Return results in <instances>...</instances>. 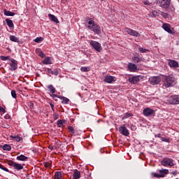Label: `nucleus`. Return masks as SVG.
Instances as JSON below:
<instances>
[{
    "label": "nucleus",
    "mask_w": 179,
    "mask_h": 179,
    "mask_svg": "<svg viewBox=\"0 0 179 179\" xmlns=\"http://www.w3.org/2000/svg\"><path fill=\"white\" fill-rule=\"evenodd\" d=\"M28 157L24 156V155H20L17 157L16 159L19 162H26L27 160Z\"/></svg>",
    "instance_id": "obj_22"
},
{
    "label": "nucleus",
    "mask_w": 179,
    "mask_h": 179,
    "mask_svg": "<svg viewBox=\"0 0 179 179\" xmlns=\"http://www.w3.org/2000/svg\"><path fill=\"white\" fill-rule=\"evenodd\" d=\"M80 178V171L78 169H75L73 173V179H79Z\"/></svg>",
    "instance_id": "obj_20"
},
{
    "label": "nucleus",
    "mask_w": 179,
    "mask_h": 179,
    "mask_svg": "<svg viewBox=\"0 0 179 179\" xmlns=\"http://www.w3.org/2000/svg\"><path fill=\"white\" fill-rule=\"evenodd\" d=\"M101 1H104V0H101Z\"/></svg>",
    "instance_id": "obj_61"
},
{
    "label": "nucleus",
    "mask_w": 179,
    "mask_h": 179,
    "mask_svg": "<svg viewBox=\"0 0 179 179\" xmlns=\"http://www.w3.org/2000/svg\"><path fill=\"white\" fill-rule=\"evenodd\" d=\"M168 65L170 68H178V62L176 60L169 59L168 60Z\"/></svg>",
    "instance_id": "obj_16"
},
{
    "label": "nucleus",
    "mask_w": 179,
    "mask_h": 179,
    "mask_svg": "<svg viewBox=\"0 0 179 179\" xmlns=\"http://www.w3.org/2000/svg\"><path fill=\"white\" fill-rule=\"evenodd\" d=\"M11 96H12L13 99H16V97H17L15 90H11Z\"/></svg>",
    "instance_id": "obj_39"
},
{
    "label": "nucleus",
    "mask_w": 179,
    "mask_h": 179,
    "mask_svg": "<svg viewBox=\"0 0 179 179\" xmlns=\"http://www.w3.org/2000/svg\"><path fill=\"white\" fill-rule=\"evenodd\" d=\"M44 166L45 169H50L51 168V162H44Z\"/></svg>",
    "instance_id": "obj_40"
},
{
    "label": "nucleus",
    "mask_w": 179,
    "mask_h": 179,
    "mask_svg": "<svg viewBox=\"0 0 179 179\" xmlns=\"http://www.w3.org/2000/svg\"><path fill=\"white\" fill-rule=\"evenodd\" d=\"M29 108H31V110H33V108H34V103L32 101L29 102Z\"/></svg>",
    "instance_id": "obj_50"
},
{
    "label": "nucleus",
    "mask_w": 179,
    "mask_h": 179,
    "mask_svg": "<svg viewBox=\"0 0 179 179\" xmlns=\"http://www.w3.org/2000/svg\"><path fill=\"white\" fill-rule=\"evenodd\" d=\"M158 171L159 173L152 172V176L156 178H164L169 174V169H159Z\"/></svg>",
    "instance_id": "obj_3"
},
{
    "label": "nucleus",
    "mask_w": 179,
    "mask_h": 179,
    "mask_svg": "<svg viewBox=\"0 0 179 179\" xmlns=\"http://www.w3.org/2000/svg\"><path fill=\"white\" fill-rule=\"evenodd\" d=\"M86 22H87L89 24L87 26V29L91 30V31H94L96 34H100L101 33V28L100 27V25L96 24L92 18H87Z\"/></svg>",
    "instance_id": "obj_2"
},
{
    "label": "nucleus",
    "mask_w": 179,
    "mask_h": 179,
    "mask_svg": "<svg viewBox=\"0 0 179 179\" xmlns=\"http://www.w3.org/2000/svg\"><path fill=\"white\" fill-rule=\"evenodd\" d=\"M42 63L44 65H51V64H52V62L51 61V57H45V59L42 61Z\"/></svg>",
    "instance_id": "obj_19"
},
{
    "label": "nucleus",
    "mask_w": 179,
    "mask_h": 179,
    "mask_svg": "<svg viewBox=\"0 0 179 179\" xmlns=\"http://www.w3.org/2000/svg\"><path fill=\"white\" fill-rule=\"evenodd\" d=\"M48 89L49 92H50L52 94H54L56 92L55 87H54V85H48Z\"/></svg>",
    "instance_id": "obj_30"
},
{
    "label": "nucleus",
    "mask_w": 179,
    "mask_h": 179,
    "mask_svg": "<svg viewBox=\"0 0 179 179\" xmlns=\"http://www.w3.org/2000/svg\"><path fill=\"white\" fill-rule=\"evenodd\" d=\"M162 29L165 30V31H167L169 34H175L176 31H174V29L171 28V26L169 24H162Z\"/></svg>",
    "instance_id": "obj_8"
},
{
    "label": "nucleus",
    "mask_w": 179,
    "mask_h": 179,
    "mask_svg": "<svg viewBox=\"0 0 179 179\" xmlns=\"http://www.w3.org/2000/svg\"><path fill=\"white\" fill-rule=\"evenodd\" d=\"M144 60L143 57H141L138 53H135V56L132 57L133 62H136V64H139V62H142Z\"/></svg>",
    "instance_id": "obj_13"
},
{
    "label": "nucleus",
    "mask_w": 179,
    "mask_h": 179,
    "mask_svg": "<svg viewBox=\"0 0 179 179\" xmlns=\"http://www.w3.org/2000/svg\"><path fill=\"white\" fill-rule=\"evenodd\" d=\"M161 164L162 166H164L165 167H167L168 166H174V160L171 158H164Z\"/></svg>",
    "instance_id": "obj_7"
},
{
    "label": "nucleus",
    "mask_w": 179,
    "mask_h": 179,
    "mask_svg": "<svg viewBox=\"0 0 179 179\" xmlns=\"http://www.w3.org/2000/svg\"><path fill=\"white\" fill-rule=\"evenodd\" d=\"M48 17L52 20V22H55V23H59V20H58V18L55 15L48 14Z\"/></svg>",
    "instance_id": "obj_21"
},
{
    "label": "nucleus",
    "mask_w": 179,
    "mask_h": 179,
    "mask_svg": "<svg viewBox=\"0 0 179 179\" xmlns=\"http://www.w3.org/2000/svg\"><path fill=\"white\" fill-rule=\"evenodd\" d=\"M3 150H7L8 152H10L12 150V147L9 144H5L1 146Z\"/></svg>",
    "instance_id": "obj_26"
},
{
    "label": "nucleus",
    "mask_w": 179,
    "mask_h": 179,
    "mask_svg": "<svg viewBox=\"0 0 179 179\" xmlns=\"http://www.w3.org/2000/svg\"><path fill=\"white\" fill-rule=\"evenodd\" d=\"M60 100H62V104H69V99L65 97V96H59Z\"/></svg>",
    "instance_id": "obj_23"
},
{
    "label": "nucleus",
    "mask_w": 179,
    "mask_h": 179,
    "mask_svg": "<svg viewBox=\"0 0 179 179\" xmlns=\"http://www.w3.org/2000/svg\"><path fill=\"white\" fill-rule=\"evenodd\" d=\"M4 128H6L7 129H9V128H10L9 124H6V126H4Z\"/></svg>",
    "instance_id": "obj_60"
},
{
    "label": "nucleus",
    "mask_w": 179,
    "mask_h": 179,
    "mask_svg": "<svg viewBox=\"0 0 179 179\" xmlns=\"http://www.w3.org/2000/svg\"><path fill=\"white\" fill-rule=\"evenodd\" d=\"M59 73V71L58 69H55L52 71V75H55V76H58V74Z\"/></svg>",
    "instance_id": "obj_42"
},
{
    "label": "nucleus",
    "mask_w": 179,
    "mask_h": 179,
    "mask_svg": "<svg viewBox=\"0 0 179 179\" xmlns=\"http://www.w3.org/2000/svg\"><path fill=\"white\" fill-rule=\"evenodd\" d=\"M53 117L55 120H58L59 118V115H58V113H55L53 114Z\"/></svg>",
    "instance_id": "obj_48"
},
{
    "label": "nucleus",
    "mask_w": 179,
    "mask_h": 179,
    "mask_svg": "<svg viewBox=\"0 0 179 179\" xmlns=\"http://www.w3.org/2000/svg\"><path fill=\"white\" fill-rule=\"evenodd\" d=\"M151 15H152V17H157V16H159V15H160V13L156 10H152L151 12Z\"/></svg>",
    "instance_id": "obj_35"
},
{
    "label": "nucleus",
    "mask_w": 179,
    "mask_h": 179,
    "mask_svg": "<svg viewBox=\"0 0 179 179\" xmlns=\"http://www.w3.org/2000/svg\"><path fill=\"white\" fill-rule=\"evenodd\" d=\"M64 122H65V120H57V127L59 128H62V127L64 126Z\"/></svg>",
    "instance_id": "obj_33"
},
{
    "label": "nucleus",
    "mask_w": 179,
    "mask_h": 179,
    "mask_svg": "<svg viewBox=\"0 0 179 179\" xmlns=\"http://www.w3.org/2000/svg\"><path fill=\"white\" fill-rule=\"evenodd\" d=\"M161 141H162V142H166V143L170 142V139H169V138H164V137H161Z\"/></svg>",
    "instance_id": "obj_45"
},
{
    "label": "nucleus",
    "mask_w": 179,
    "mask_h": 179,
    "mask_svg": "<svg viewBox=\"0 0 179 179\" xmlns=\"http://www.w3.org/2000/svg\"><path fill=\"white\" fill-rule=\"evenodd\" d=\"M143 114L145 117H152L155 114V110L150 108H146L143 110Z\"/></svg>",
    "instance_id": "obj_11"
},
{
    "label": "nucleus",
    "mask_w": 179,
    "mask_h": 179,
    "mask_svg": "<svg viewBox=\"0 0 179 179\" xmlns=\"http://www.w3.org/2000/svg\"><path fill=\"white\" fill-rule=\"evenodd\" d=\"M15 164H16V162L13 161H10L8 163V166H10L11 167H15Z\"/></svg>",
    "instance_id": "obj_46"
},
{
    "label": "nucleus",
    "mask_w": 179,
    "mask_h": 179,
    "mask_svg": "<svg viewBox=\"0 0 179 179\" xmlns=\"http://www.w3.org/2000/svg\"><path fill=\"white\" fill-rule=\"evenodd\" d=\"M138 51H139L140 52L145 53V52H146L148 51V50H147V49H145V48H138Z\"/></svg>",
    "instance_id": "obj_44"
},
{
    "label": "nucleus",
    "mask_w": 179,
    "mask_h": 179,
    "mask_svg": "<svg viewBox=\"0 0 179 179\" xmlns=\"http://www.w3.org/2000/svg\"><path fill=\"white\" fill-rule=\"evenodd\" d=\"M48 71V73H51V75H52V71L51 69H47Z\"/></svg>",
    "instance_id": "obj_53"
},
{
    "label": "nucleus",
    "mask_w": 179,
    "mask_h": 179,
    "mask_svg": "<svg viewBox=\"0 0 179 179\" xmlns=\"http://www.w3.org/2000/svg\"><path fill=\"white\" fill-rule=\"evenodd\" d=\"M10 138L14 139L16 142H20V141H22V138L19 136H10Z\"/></svg>",
    "instance_id": "obj_32"
},
{
    "label": "nucleus",
    "mask_w": 179,
    "mask_h": 179,
    "mask_svg": "<svg viewBox=\"0 0 179 179\" xmlns=\"http://www.w3.org/2000/svg\"><path fill=\"white\" fill-rule=\"evenodd\" d=\"M155 138H162V134H155Z\"/></svg>",
    "instance_id": "obj_56"
},
{
    "label": "nucleus",
    "mask_w": 179,
    "mask_h": 179,
    "mask_svg": "<svg viewBox=\"0 0 179 179\" xmlns=\"http://www.w3.org/2000/svg\"><path fill=\"white\" fill-rule=\"evenodd\" d=\"M38 57H41V58H45V55L41 50L38 51Z\"/></svg>",
    "instance_id": "obj_38"
},
{
    "label": "nucleus",
    "mask_w": 179,
    "mask_h": 179,
    "mask_svg": "<svg viewBox=\"0 0 179 179\" xmlns=\"http://www.w3.org/2000/svg\"><path fill=\"white\" fill-rule=\"evenodd\" d=\"M149 3H150V2L148 0L144 1V5H149Z\"/></svg>",
    "instance_id": "obj_58"
},
{
    "label": "nucleus",
    "mask_w": 179,
    "mask_h": 179,
    "mask_svg": "<svg viewBox=\"0 0 179 179\" xmlns=\"http://www.w3.org/2000/svg\"><path fill=\"white\" fill-rule=\"evenodd\" d=\"M149 82L150 85L155 86V85H159V83L162 82V78H160L159 76H152L149 78Z\"/></svg>",
    "instance_id": "obj_9"
},
{
    "label": "nucleus",
    "mask_w": 179,
    "mask_h": 179,
    "mask_svg": "<svg viewBox=\"0 0 179 179\" xmlns=\"http://www.w3.org/2000/svg\"><path fill=\"white\" fill-rule=\"evenodd\" d=\"M127 69L129 72H136L138 71V66L134 63H129L127 64Z\"/></svg>",
    "instance_id": "obj_15"
},
{
    "label": "nucleus",
    "mask_w": 179,
    "mask_h": 179,
    "mask_svg": "<svg viewBox=\"0 0 179 179\" xmlns=\"http://www.w3.org/2000/svg\"><path fill=\"white\" fill-rule=\"evenodd\" d=\"M3 14L5 16H15L16 15L14 12L9 11L6 9L3 10Z\"/></svg>",
    "instance_id": "obj_24"
},
{
    "label": "nucleus",
    "mask_w": 179,
    "mask_h": 179,
    "mask_svg": "<svg viewBox=\"0 0 179 179\" xmlns=\"http://www.w3.org/2000/svg\"><path fill=\"white\" fill-rule=\"evenodd\" d=\"M177 82V79L171 76H165L162 78V87L164 89H168V87H172Z\"/></svg>",
    "instance_id": "obj_1"
},
{
    "label": "nucleus",
    "mask_w": 179,
    "mask_h": 179,
    "mask_svg": "<svg viewBox=\"0 0 179 179\" xmlns=\"http://www.w3.org/2000/svg\"><path fill=\"white\" fill-rule=\"evenodd\" d=\"M0 169L1 170H3V171H6L7 173H9V169L5 168V166H3V165L0 164Z\"/></svg>",
    "instance_id": "obj_43"
},
{
    "label": "nucleus",
    "mask_w": 179,
    "mask_h": 179,
    "mask_svg": "<svg viewBox=\"0 0 179 179\" xmlns=\"http://www.w3.org/2000/svg\"><path fill=\"white\" fill-rule=\"evenodd\" d=\"M171 174H172L173 176H177V171H173L171 173Z\"/></svg>",
    "instance_id": "obj_57"
},
{
    "label": "nucleus",
    "mask_w": 179,
    "mask_h": 179,
    "mask_svg": "<svg viewBox=\"0 0 179 179\" xmlns=\"http://www.w3.org/2000/svg\"><path fill=\"white\" fill-rule=\"evenodd\" d=\"M62 178V173L60 171H57L55 173V179H61Z\"/></svg>",
    "instance_id": "obj_31"
},
{
    "label": "nucleus",
    "mask_w": 179,
    "mask_h": 179,
    "mask_svg": "<svg viewBox=\"0 0 179 179\" xmlns=\"http://www.w3.org/2000/svg\"><path fill=\"white\" fill-rule=\"evenodd\" d=\"M131 117H134V114L131 113H126L124 114V116L122 117V120H127Z\"/></svg>",
    "instance_id": "obj_28"
},
{
    "label": "nucleus",
    "mask_w": 179,
    "mask_h": 179,
    "mask_svg": "<svg viewBox=\"0 0 179 179\" xmlns=\"http://www.w3.org/2000/svg\"><path fill=\"white\" fill-rule=\"evenodd\" d=\"M9 69L11 71H16L17 69V62L15 59H10Z\"/></svg>",
    "instance_id": "obj_10"
},
{
    "label": "nucleus",
    "mask_w": 179,
    "mask_h": 179,
    "mask_svg": "<svg viewBox=\"0 0 179 179\" xmlns=\"http://www.w3.org/2000/svg\"><path fill=\"white\" fill-rule=\"evenodd\" d=\"M10 41H13V43H20L19 38H17L13 35L10 36Z\"/></svg>",
    "instance_id": "obj_25"
},
{
    "label": "nucleus",
    "mask_w": 179,
    "mask_h": 179,
    "mask_svg": "<svg viewBox=\"0 0 179 179\" xmlns=\"http://www.w3.org/2000/svg\"><path fill=\"white\" fill-rule=\"evenodd\" d=\"M5 113V108H2V106H0V113Z\"/></svg>",
    "instance_id": "obj_52"
},
{
    "label": "nucleus",
    "mask_w": 179,
    "mask_h": 179,
    "mask_svg": "<svg viewBox=\"0 0 179 179\" xmlns=\"http://www.w3.org/2000/svg\"><path fill=\"white\" fill-rule=\"evenodd\" d=\"M43 40H44L43 37H37L35 39H34V41H35V43H41Z\"/></svg>",
    "instance_id": "obj_36"
},
{
    "label": "nucleus",
    "mask_w": 179,
    "mask_h": 179,
    "mask_svg": "<svg viewBox=\"0 0 179 179\" xmlns=\"http://www.w3.org/2000/svg\"><path fill=\"white\" fill-rule=\"evenodd\" d=\"M50 96H51V97H52L53 99H55V98L59 99V97H61V96L57 95V94H50Z\"/></svg>",
    "instance_id": "obj_47"
},
{
    "label": "nucleus",
    "mask_w": 179,
    "mask_h": 179,
    "mask_svg": "<svg viewBox=\"0 0 179 179\" xmlns=\"http://www.w3.org/2000/svg\"><path fill=\"white\" fill-rule=\"evenodd\" d=\"M90 45H92V47L94 49V50L97 51L98 52H100L102 50L101 44H100V43L96 41H90Z\"/></svg>",
    "instance_id": "obj_4"
},
{
    "label": "nucleus",
    "mask_w": 179,
    "mask_h": 179,
    "mask_svg": "<svg viewBox=\"0 0 179 179\" xmlns=\"http://www.w3.org/2000/svg\"><path fill=\"white\" fill-rule=\"evenodd\" d=\"M131 131H135V129H136V127H135V126H131Z\"/></svg>",
    "instance_id": "obj_55"
},
{
    "label": "nucleus",
    "mask_w": 179,
    "mask_h": 179,
    "mask_svg": "<svg viewBox=\"0 0 179 179\" xmlns=\"http://www.w3.org/2000/svg\"><path fill=\"white\" fill-rule=\"evenodd\" d=\"M50 107H51V108H52V111L54 112V111H55V109L54 108V104H52V103H50Z\"/></svg>",
    "instance_id": "obj_51"
},
{
    "label": "nucleus",
    "mask_w": 179,
    "mask_h": 179,
    "mask_svg": "<svg viewBox=\"0 0 179 179\" xmlns=\"http://www.w3.org/2000/svg\"><path fill=\"white\" fill-rule=\"evenodd\" d=\"M69 132H71V134H75V129H73V127L72 126L69 127Z\"/></svg>",
    "instance_id": "obj_41"
},
{
    "label": "nucleus",
    "mask_w": 179,
    "mask_h": 179,
    "mask_svg": "<svg viewBox=\"0 0 179 179\" xmlns=\"http://www.w3.org/2000/svg\"><path fill=\"white\" fill-rule=\"evenodd\" d=\"M6 22L7 23V25L8 26V27L10 28L14 27L13 21H12V20L7 18L6 19Z\"/></svg>",
    "instance_id": "obj_29"
},
{
    "label": "nucleus",
    "mask_w": 179,
    "mask_h": 179,
    "mask_svg": "<svg viewBox=\"0 0 179 179\" xmlns=\"http://www.w3.org/2000/svg\"><path fill=\"white\" fill-rule=\"evenodd\" d=\"M114 81V77L111 76H105V78L103 80V82H106V83H113V82Z\"/></svg>",
    "instance_id": "obj_17"
},
{
    "label": "nucleus",
    "mask_w": 179,
    "mask_h": 179,
    "mask_svg": "<svg viewBox=\"0 0 179 179\" xmlns=\"http://www.w3.org/2000/svg\"><path fill=\"white\" fill-rule=\"evenodd\" d=\"M162 15L164 17V19H167L169 17V14L168 13L162 12Z\"/></svg>",
    "instance_id": "obj_49"
},
{
    "label": "nucleus",
    "mask_w": 179,
    "mask_h": 179,
    "mask_svg": "<svg viewBox=\"0 0 179 179\" xmlns=\"http://www.w3.org/2000/svg\"><path fill=\"white\" fill-rule=\"evenodd\" d=\"M10 58V56H0L1 61H8Z\"/></svg>",
    "instance_id": "obj_37"
},
{
    "label": "nucleus",
    "mask_w": 179,
    "mask_h": 179,
    "mask_svg": "<svg viewBox=\"0 0 179 179\" xmlns=\"http://www.w3.org/2000/svg\"><path fill=\"white\" fill-rule=\"evenodd\" d=\"M80 71L81 72H89V71H90V67L82 66Z\"/></svg>",
    "instance_id": "obj_34"
},
{
    "label": "nucleus",
    "mask_w": 179,
    "mask_h": 179,
    "mask_svg": "<svg viewBox=\"0 0 179 179\" xmlns=\"http://www.w3.org/2000/svg\"><path fill=\"white\" fill-rule=\"evenodd\" d=\"M124 31L125 33H128L129 36H133V37H139V32L134 29H131V28H125Z\"/></svg>",
    "instance_id": "obj_12"
},
{
    "label": "nucleus",
    "mask_w": 179,
    "mask_h": 179,
    "mask_svg": "<svg viewBox=\"0 0 179 179\" xmlns=\"http://www.w3.org/2000/svg\"><path fill=\"white\" fill-rule=\"evenodd\" d=\"M14 169L15 170H17V171L23 170V165H22L21 164L15 163V164L14 165Z\"/></svg>",
    "instance_id": "obj_27"
},
{
    "label": "nucleus",
    "mask_w": 179,
    "mask_h": 179,
    "mask_svg": "<svg viewBox=\"0 0 179 179\" xmlns=\"http://www.w3.org/2000/svg\"><path fill=\"white\" fill-rule=\"evenodd\" d=\"M5 120H9L10 118V116L9 115H6L4 116Z\"/></svg>",
    "instance_id": "obj_54"
},
{
    "label": "nucleus",
    "mask_w": 179,
    "mask_h": 179,
    "mask_svg": "<svg viewBox=\"0 0 179 179\" xmlns=\"http://www.w3.org/2000/svg\"><path fill=\"white\" fill-rule=\"evenodd\" d=\"M119 132L122 134V135H124V136H128L129 135V131L127 129L125 125L121 126L119 128Z\"/></svg>",
    "instance_id": "obj_14"
},
{
    "label": "nucleus",
    "mask_w": 179,
    "mask_h": 179,
    "mask_svg": "<svg viewBox=\"0 0 179 179\" xmlns=\"http://www.w3.org/2000/svg\"><path fill=\"white\" fill-rule=\"evenodd\" d=\"M48 149H50V150H52L54 149V146L49 145Z\"/></svg>",
    "instance_id": "obj_59"
},
{
    "label": "nucleus",
    "mask_w": 179,
    "mask_h": 179,
    "mask_svg": "<svg viewBox=\"0 0 179 179\" xmlns=\"http://www.w3.org/2000/svg\"><path fill=\"white\" fill-rule=\"evenodd\" d=\"M171 2V0H159L158 3L159 4V6L161 8H163L164 9H169L170 8V3Z\"/></svg>",
    "instance_id": "obj_6"
},
{
    "label": "nucleus",
    "mask_w": 179,
    "mask_h": 179,
    "mask_svg": "<svg viewBox=\"0 0 179 179\" xmlns=\"http://www.w3.org/2000/svg\"><path fill=\"white\" fill-rule=\"evenodd\" d=\"M168 101L169 104H172L173 106L179 104V95H172L169 96Z\"/></svg>",
    "instance_id": "obj_5"
},
{
    "label": "nucleus",
    "mask_w": 179,
    "mask_h": 179,
    "mask_svg": "<svg viewBox=\"0 0 179 179\" xmlns=\"http://www.w3.org/2000/svg\"><path fill=\"white\" fill-rule=\"evenodd\" d=\"M140 80H141L138 76H134V77H132L131 78H129V82L130 83H133V85H136V83H138V82H139Z\"/></svg>",
    "instance_id": "obj_18"
}]
</instances>
